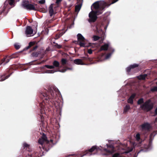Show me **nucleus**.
Wrapping results in <instances>:
<instances>
[{
  "label": "nucleus",
  "instance_id": "nucleus-1",
  "mask_svg": "<svg viewBox=\"0 0 157 157\" xmlns=\"http://www.w3.org/2000/svg\"><path fill=\"white\" fill-rule=\"evenodd\" d=\"M48 90L44 89L40 95L42 101L39 103L40 108V114H38V119L40 121L43 122L44 121V117L43 114L45 113L46 108L49 107H52L54 105L57 108L60 107L61 102L59 99L58 96H59L60 92L59 90L55 87L49 86Z\"/></svg>",
  "mask_w": 157,
  "mask_h": 157
},
{
  "label": "nucleus",
  "instance_id": "nucleus-2",
  "mask_svg": "<svg viewBox=\"0 0 157 157\" xmlns=\"http://www.w3.org/2000/svg\"><path fill=\"white\" fill-rule=\"evenodd\" d=\"M53 141L52 140H51L50 141L48 140L46 135L43 133L42 136L39 138L38 142L41 145L43 149L46 151H48L52 147L50 144V142L52 143Z\"/></svg>",
  "mask_w": 157,
  "mask_h": 157
},
{
  "label": "nucleus",
  "instance_id": "nucleus-3",
  "mask_svg": "<svg viewBox=\"0 0 157 157\" xmlns=\"http://www.w3.org/2000/svg\"><path fill=\"white\" fill-rule=\"evenodd\" d=\"M92 6L95 11H101L102 13L103 10L106 7H107V3L104 1H97L94 3L91 6V9L93 10Z\"/></svg>",
  "mask_w": 157,
  "mask_h": 157
},
{
  "label": "nucleus",
  "instance_id": "nucleus-4",
  "mask_svg": "<svg viewBox=\"0 0 157 157\" xmlns=\"http://www.w3.org/2000/svg\"><path fill=\"white\" fill-rule=\"evenodd\" d=\"M154 104L152 102L151 99L146 101L140 106V108L144 111L148 112L151 111L153 108Z\"/></svg>",
  "mask_w": 157,
  "mask_h": 157
},
{
  "label": "nucleus",
  "instance_id": "nucleus-5",
  "mask_svg": "<svg viewBox=\"0 0 157 157\" xmlns=\"http://www.w3.org/2000/svg\"><path fill=\"white\" fill-rule=\"evenodd\" d=\"M17 67H14V66H12L10 68L7 69L6 72L3 75H0V81H4L8 78L13 73V70H15Z\"/></svg>",
  "mask_w": 157,
  "mask_h": 157
},
{
  "label": "nucleus",
  "instance_id": "nucleus-6",
  "mask_svg": "<svg viewBox=\"0 0 157 157\" xmlns=\"http://www.w3.org/2000/svg\"><path fill=\"white\" fill-rule=\"evenodd\" d=\"M102 14L101 11H94L92 10L90 13L89 17L90 18L88 20L89 22H94L97 20L98 17L97 15Z\"/></svg>",
  "mask_w": 157,
  "mask_h": 157
},
{
  "label": "nucleus",
  "instance_id": "nucleus-7",
  "mask_svg": "<svg viewBox=\"0 0 157 157\" xmlns=\"http://www.w3.org/2000/svg\"><path fill=\"white\" fill-rule=\"evenodd\" d=\"M78 43L81 47H87L89 45L86 42V40L84 37L81 34L78 33L77 35Z\"/></svg>",
  "mask_w": 157,
  "mask_h": 157
},
{
  "label": "nucleus",
  "instance_id": "nucleus-8",
  "mask_svg": "<svg viewBox=\"0 0 157 157\" xmlns=\"http://www.w3.org/2000/svg\"><path fill=\"white\" fill-rule=\"evenodd\" d=\"M22 7L27 10H36L34 5L30 3L28 1L24 0L22 4Z\"/></svg>",
  "mask_w": 157,
  "mask_h": 157
},
{
  "label": "nucleus",
  "instance_id": "nucleus-9",
  "mask_svg": "<svg viewBox=\"0 0 157 157\" xmlns=\"http://www.w3.org/2000/svg\"><path fill=\"white\" fill-rule=\"evenodd\" d=\"M108 148H110L111 150L107 149L105 148L104 150L106 152L105 153L103 154V155H107L109 154H111L114 152V147L113 145L111 144L108 145L106 144Z\"/></svg>",
  "mask_w": 157,
  "mask_h": 157
},
{
  "label": "nucleus",
  "instance_id": "nucleus-10",
  "mask_svg": "<svg viewBox=\"0 0 157 157\" xmlns=\"http://www.w3.org/2000/svg\"><path fill=\"white\" fill-rule=\"evenodd\" d=\"M35 44V43L33 42H30L29 43V45L25 47L24 49V50H25L29 49H30V52H32L37 49L38 46L37 45H35L33 46V48H31L32 46H33Z\"/></svg>",
  "mask_w": 157,
  "mask_h": 157
},
{
  "label": "nucleus",
  "instance_id": "nucleus-11",
  "mask_svg": "<svg viewBox=\"0 0 157 157\" xmlns=\"http://www.w3.org/2000/svg\"><path fill=\"white\" fill-rule=\"evenodd\" d=\"M98 147L96 146H93L92 147L89 149L88 150H86L85 151L82 153L83 156L88 154L89 153H91L93 152L94 151H97Z\"/></svg>",
  "mask_w": 157,
  "mask_h": 157
},
{
  "label": "nucleus",
  "instance_id": "nucleus-12",
  "mask_svg": "<svg viewBox=\"0 0 157 157\" xmlns=\"http://www.w3.org/2000/svg\"><path fill=\"white\" fill-rule=\"evenodd\" d=\"M141 126L142 131H149L151 128L150 124L147 122L144 123L141 125Z\"/></svg>",
  "mask_w": 157,
  "mask_h": 157
},
{
  "label": "nucleus",
  "instance_id": "nucleus-13",
  "mask_svg": "<svg viewBox=\"0 0 157 157\" xmlns=\"http://www.w3.org/2000/svg\"><path fill=\"white\" fill-rule=\"evenodd\" d=\"M33 30L31 27L29 26H27L25 31V34L26 35L29 36V35H30L33 33Z\"/></svg>",
  "mask_w": 157,
  "mask_h": 157
},
{
  "label": "nucleus",
  "instance_id": "nucleus-14",
  "mask_svg": "<svg viewBox=\"0 0 157 157\" xmlns=\"http://www.w3.org/2000/svg\"><path fill=\"white\" fill-rule=\"evenodd\" d=\"M139 65L137 64L134 63L133 64L130 65L129 67L126 68V71L128 72H129L131 69H134L136 67H138Z\"/></svg>",
  "mask_w": 157,
  "mask_h": 157
},
{
  "label": "nucleus",
  "instance_id": "nucleus-15",
  "mask_svg": "<svg viewBox=\"0 0 157 157\" xmlns=\"http://www.w3.org/2000/svg\"><path fill=\"white\" fill-rule=\"evenodd\" d=\"M10 56L9 57H4L0 61V65H1L5 62V63L4 64H5L6 63H8L10 61Z\"/></svg>",
  "mask_w": 157,
  "mask_h": 157
},
{
  "label": "nucleus",
  "instance_id": "nucleus-16",
  "mask_svg": "<svg viewBox=\"0 0 157 157\" xmlns=\"http://www.w3.org/2000/svg\"><path fill=\"white\" fill-rule=\"evenodd\" d=\"M81 59L82 61H84L85 62H91L92 61V59L90 57H88V55L87 54L86 55V56L82 57Z\"/></svg>",
  "mask_w": 157,
  "mask_h": 157
},
{
  "label": "nucleus",
  "instance_id": "nucleus-17",
  "mask_svg": "<svg viewBox=\"0 0 157 157\" xmlns=\"http://www.w3.org/2000/svg\"><path fill=\"white\" fill-rule=\"evenodd\" d=\"M75 63L78 65H84V63L82 61L81 59H75L74 61Z\"/></svg>",
  "mask_w": 157,
  "mask_h": 157
},
{
  "label": "nucleus",
  "instance_id": "nucleus-18",
  "mask_svg": "<svg viewBox=\"0 0 157 157\" xmlns=\"http://www.w3.org/2000/svg\"><path fill=\"white\" fill-rule=\"evenodd\" d=\"M109 47V44H105L104 45H102L100 48V50L106 51L108 50Z\"/></svg>",
  "mask_w": 157,
  "mask_h": 157
},
{
  "label": "nucleus",
  "instance_id": "nucleus-19",
  "mask_svg": "<svg viewBox=\"0 0 157 157\" xmlns=\"http://www.w3.org/2000/svg\"><path fill=\"white\" fill-rule=\"evenodd\" d=\"M130 109V107L129 105H127L124 108L123 114H126L127 113L128 111Z\"/></svg>",
  "mask_w": 157,
  "mask_h": 157
},
{
  "label": "nucleus",
  "instance_id": "nucleus-20",
  "mask_svg": "<svg viewBox=\"0 0 157 157\" xmlns=\"http://www.w3.org/2000/svg\"><path fill=\"white\" fill-rule=\"evenodd\" d=\"M49 12L50 16L52 17L54 13L52 4H51L49 7Z\"/></svg>",
  "mask_w": 157,
  "mask_h": 157
},
{
  "label": "nucleus",
  "instance_id": "nucleus-21",
  "mask_svg": "<svg viewBox=\"0 0 157 157\" xmlns=\"http://www.w3.org/2000/svg\"><path fill=\"white\" fill-rule=\"evenodd\" d=\"M83 156L82 153L78 154L69 155L66 157H82Z\"/></svg>",
  "mask_w": 157,
  "mask_h": 157
},
{
  "label": "nucleus",
  "instance_id": "nucleus-22",
  "mask_svg": "<svg viewBox=\"0 0 157 157\" xmlns=\"http://www.w3.org/2000/svg\"><path fill=\"white\" fill-rule=\"evenodd\" d=\"M109 51L111 52L107 54L105 56V58L106 59L109 58L111 56L112 53L114 52V49L109 48Z\"/></svg>",
  "mask_w": 157,
  "mask_h": 157
},
{
  "label": "nucleus",
  "instance_id": "nucleus-23",
  "mask_svg": "<svg viewBox=\"0 0 157 157\" xmlns=\"http://www.w3.org/2000/svg\"><path fill=\"white\" fill-rule=\"evenodd\" d=\"M136 139L137 142L140 144L142 142V140L141 139L140 135L139 133L137 134L136 135Z\"/></svg>",
  "mask_w": 157,
  "mask_h": 157
},
{
  "label": "nucleus",
  "instance_id": "nucleus-24",
  "mask_svg": "<svg viewBox=\"0 0 157 157\" xmlns=\"http://www.w3.org/2000/svg\"><path fill=\"white\" fill-rule=\"evenodd\" d=\"M23 147L24 148H26L27 150L28 151H30L31 149L30 147V146L28 144H27L26 143H25L23 144Z\"/></svg>",
  "mask_w": 157,
  "mask_h": 157
},
{
  "label": "nucleus",
  "instance_id": "nucleus-25",
  "mask_svg": "<svg viewBox=\"0 0 157 157\" xmlns=\"http://www.w3.org/2000/svg\"><path fill=\"white\" fill-rule=\"evenodd\" d=\"M119 0H108V2L109 3H107V7H108L111 4L117 2Z\"/></svg>",
  "mask_w": 157,
  "mask_h": 157
},
{
  "label": "nucleus",
  "instance_id": "nucleus-26",
  "mask_svg": "<svg viewBox=\"0 0 157 157\" xmlns=\"http://www.w3.org/2000/svg\"><path fill=\"white\" fill-rule=\"evenodd\" d=\"M40 53V51L37 52H34L32 53L31 56L32 57H37Z\"/></svg>",
  "mask_w": 157,
  "mask_h": 157
},
{
  "label": "nucleus",
  "instance_id": "nucleus-27",
  "mask_svg": "<svg viewBox=\"0 0 157 157\" xmlns=\"http://www.w3.org/2000/svg\"><path fill=\"white\" fill-rule=\"evenodd\" d=\"M147 76V75L146 74L141 75L138 77V78L140 80H144Z\"/></svg>",
  "mask_w": 157,
  "mask_h": 157
},
{
  "label": "nucleus",
  "instance_id": "nucleus-28",
  "mask_svg": "<svg viewBox=\"0 0 157 157\" xmlns=\"http://www.w3.org/2000/svg\"><path fill=\"white\" fill-rule=\"evenodd\" d=\"M144 102V99L142 98L139 99L137 101V104L138 105H142Z\"/></svg>",
  "mask_w": 157,
  "mask_h": 157
},
{
  "label": "nucleus",
  "instance_id": "nucleus-29",
  "mask_svg": "<svg viewBox=\"0 0 157 157\" xmlns=\"http://www.w3.org/2000/svg\"><path fill=\"white\" fill-rule=\"evenodd\" d=\"M81 6V4L76 5L75 6V11L76 12H78L80 10Z\"/></svg>",
  "mask_w": 157,
  "mask_h": 157
},
{
  "label": "nucleus",
  "instance_id": "nucleus-30",
  "mask_svg": "<svg viewBox=\"0 0 157 157\" xmlns=\"http://www.w3.org/2000/svg\"><path fill=\"white\" fill-rule=\"evenodd\" d=\"M53 66H54V67H58L59 65V63L58 61L55 60L53 63Z\"/></svg>",
  "mask_w": 157,
  "mask_h": 157
},
{
  "label": "nucleus",
  "instance_id": "nucleus-31",
  "mask_svg": "<svg viewBox=\"0 0 157 157\" xmlns=\"http://www.w3.org/2000/svg\"><path fill=\"white\" fill-rule=\"evenodd\" d=\"M150 91L152 92H157V86H155L151 88Z\"/></svg>",
  "mask_w": 157,
  "mask_h": 157
},
{
  "label": "nucleus",
  "instance_id": "nucleus-32",
  "mask_svg": "<svg viewBox=\"0 0 157 157\" xmlns=\"http://www.w3.org/2000/svg\"><path fill=\"white\" fill-rule=\"evenodd\" d=\"M18 54L17 53H15L12 54L10 56V59L15 58L18 57Z\"/></svg>",
  "mask_w": 157,
  "mask_h": 157
},
{
  "label": "nucleus",
  "instance_id": "nucleus-33",
  "mask_svg": "<svg viewBox=\"0 0 157 157\" xmlns=\"http://www.w3.org/2000/svg\"><path fill=\"white\" fill-rule=\"evenodd\" d=\"M61 62L62 65H64L66 64L67 61L66 59L62 58L61 60Z\"/></svg>",
  "mask_w": 157,
  "mask_h": 157
},
{
  "label": "nucleus",
  "instance_id": "nucleus-34",
  "mask_svg": "<svg viewBox=\"0 0 157 157\" xmlns=\"http://www.w3.org/2000/svg\"><path fill=\"white\" fill-rule=\"evenodd\" d=\"M38 153H35V155H34L33 153L31 155H28L26 156L25 157H37L38 155Z\"/></svg>",
  "mask_w": 157,
  "mask_h": 157
},
{
  "label": "nucleus",
  "instance_id": "nucleus-35",
  "mask_svg": "<svg viewBox=\"0 0 157 157\" xmlns=\"http://www.w3.org/2000/svg\"><path fill=\"white\" fill-rule=\"evenodd\" d=\"M34 7H35V8L36 9V10H34V11H37V10H40V6L39 5H37L36 4H34Z\"/></svg>",
  "mask_w": 157,
  "mask_h": 157
},
{
  "label": "nucleus",
  "instance_id": "nucleus-36",
  "mask_svg": "<svg viewBox=\"0 0 157 157\" xmlns=\"http://www.w3.org/2000/svg\"><path fill=\"white\" fill-rule=\"evenodd\" d=\"M93 40L94 41H96L98 40L100 38V37L97 36H94L93 37Z\"/></svg>",
  "mask_w": 157,
  "mask_h": 157
},
{
  "label": "nucleus",
  "instance_id": "nucleus-37",
  "mask_svg": "<svg viewBox=\"0 0 157 157\" xmlns=\"http://www.w3.org/2000/svg\"><path fill=\"white\" fill-rule=\"evenodd\" d=\"M63 33H60L59 34H56V39H58V38H60L61 36L63 35Z\"/></svg>",
  "mask_w": 157,
  "mask_h": 157
},
{
  "label": "nucleus",
  "instance_id": "nucleus-38",
  "mask_svg": "<svg viewBox=\"0 0 157 157\" xmlns=\"http://www.w3.org/2000/svg\"><path fill=\"white\" fill-rule=\"evenodd\" d=\"M128 103H129L131 104H133V99L130 97L128 100Z\"/></svg>",
  "mask_w": 157,
  "mask_h": 157
},
{
  "label": "nucleus",
  "instance_id": "nucleus-39",
  "mask_svg": "<svg viewBox=\"0 0 157 157\" xmlns=\"http://www.w3.org/2000/svg\"><path fill=\"white\" fill-rule=\"evenodd\" d=\"M45 67L48 68L50 69H53L54 68V66H53V65H45Z\"/></svg>",
  "mask_w": 157,
  "mask_h": 157
},
{
  "label": "nucleus",
  "instance_id": "nucleus-40",
  "mask_svg": "<svg viewBox=\"0 0 157 157\" xmlns=\"http://www.w3.org/2000/svg\"><path fill=\"white\" fill-rule=\"evenodd\" d=\"M112 157H121L120 154L118 153H116L114 154L113 155Z\"/></svg>",
  "mask_w": 157,
  "mask_h": 157
},
{
  "label": "nucleus",
  "instance_id": "nucleus-41",
  "mask_svg": "<svg viewBox=\"0 0 157 157\" xmlns=\"http://www.w3.org/2000/svg\"><path fill=\"white\" fill-rule=\"evenodd\" d=\"M14 46L15 48L17 50L20 47V45H19L17 44H15L14 45Z\"/></svg>",
  "mask_w": 157,
  "mask_h": 157
},
{
  "label": "nucleus",
  "instance_id": "nucleus-42",
  "mask_svg": "<svg viewBox=\"0 0 157 157\" xmlns=\"http://www.w3.org/2000/svg\"><path fill=\"white\" fill-rule=\"evenodd\" d=\"M55 46L58 49H60L62 48V46L60 45H59L57 44H56Z\"/></svg>",
  "mask_w": 157,
  "mask_h": 157
},
{
  "label": "nucleus",
  "instance_id": "nucleus-43",
  "mask_svg": "<svg viewBox=\"0 0 157 157\" xmlns=\"http://www.w3.org/2000/svg\"><path fill=\"white\" fill-rule=\"evenodd\" d=\"M156 116H157V107L155 109L154 112V114L152 116L155 117Z\"/></svg>",
  "mask_w": 157,
  "mask_h": 157
},
{
  "label": "nucleus",
  "instance_id": "nucleus-44",
  "mask_svg": "<svg viewBox=\"0 0 157 157\" xmlns=\"http://www.w3.org/2000/svg\"><path fill=\"white\" fill-rule=\"evenodd\" d=\"M14 2V0H10L9 2V4L10 5H12Z\"/></svg>",
  "mask_w": 157,
  "mask_h": 157
},
{
  "label": "nucleus",
  "instance_id": "nucleus-45",
  "mask_svg": "<svg viewBox=\"0 0 157 157\" xmlns=\"http://www.w3.org/2000/svg\"><path fill=\"white\" fill-rule=\"evenodd\" d=\"M96 28L97 31L98 32H101V31L102 32V29H100V28L99 29H98V26H96Z\"/></svg>",
  "mask_w": 157,
  "mask_h": 157
},
{
  "label": "nucleus",
  "instance_id": "nucleus-46",
  "mask_svg": "<svg viewBox=\"0 0 157 157\" xmlns=\"http://www.w3.org/2000/svg\"><path fill=\"white\" fill-rule=\"evenodd\" d=\"M62 0H56V4H59Z\"/></svg>",
  "mask_w": 157,
  "mask_h": 157
},
{
  "label": "nucleus",
  "instance_id": "nucleus-47",
  "mask_svg": "<svg viewBox=\"0 0 157 157\" xmlns=\"http://www.w3.org/2000/svg\"><path fill=\"white\" fill-rule=\"evenodd\" d=\"M136 95V94H133L130 97V98H132V99H133L135 97Z\"/></svg>",
  "mask_w": 157,
  "mask_h": 157
},
{
  "label": "nucleus",
  "instance_id": "nucleus-48",
  "mask_svg": "<svg viewBox=\"0 0 157 157\" xmlns=\"http://www.w3.org/2000/svg\"><path fill=\"white\" fill-rule=\"evenodd\" d=\"M56 71H54L53 70H48L47 71V72L48 73H54V72H56Z\"/></svg>",
  "mask_w": 157,
  "mask_h": 157
},
{
  "label": "nucleus",
  "instance_id": "nucleus-49",
  "mask_svg": "<svg viewBox=\"0 0 157 157\" xmlns=\"http://www.w3.org/2000/svg\"><path fill=\"white\" fill-rule=\"evenodd\" d=\"M45 2V0H41L39 1V3L41 4H44Z\"/></svg>",
  "mask_w": 157,
  "mask_h": 157
},
{
  "label": "nucleus",
  "instance_id": "nucleus-50",
  "mask_svg": "<svg viewBox=\"0 0 157 157\" xmlns=\"http://www.w3.org/2000/svg\"><path fill=\"white\" fill-rule=\"evenodd\" d=\"M88 53L89 54H91L92 53V51L91 49L88 50Z\"/></svg>",
  "mask_w": 157,
  "mask_h": 157
},
{
  "label": "nucleus",
  "instance_id": "nucleus-51",
  "mask_svg": "<svg viewBox=\"0 0 157 157\" xmlns=\"http://www.w3.org/2000/svg\"><path fill=\"white\" fill-rule=\"evenodd\" d=\"M46 61V60H42L40 62V63H38V64H41L43 63H44V62H45Z\"/></svg>",
  "mask_w": 157,
  "mask_h": 157
},
{
  "label": "nucleus",
  "instance_id": "nucleus-52",
  "mask_svg": "<svg viewBox=\"0 0 157 157\" xmlns=\"http://www.w3.org/2000/svg\"><path fill=\"white\" fill-rule=\"evenodd\" d=\"M4 11V10L3 9V10L2 11H0V15L2 14V13Z\"/></svg>",
  "mask_w": 157,
  "mask_h": 157
},
{
  "label": "nucleus",
  "instance_id": "nucleus-53",
  "mask_svg": "<svg viewBox=\"0 0 157 157\" xmlns=\"http://www.w3.org/2000/svg\"><path fill=\"white\" fill-rule=\"evenodd\" d=\"M152 141L151 140H150L149 143V145L150 146L151 145V144Z\"/></svg>",
  "mask_w": 157,
  "mask_h": 157
},
{
  "label": "nucleus",
  "instance_id": "nucleus-54",
  "mask_svg": "<svg viewBox=\"0 0 157 157\" xmlns=\"http://www.w3.org/2000/svg\"><path fill=\"white\" fill-rule=\"evenodd\" d=\"M155 122H157V117L155 118Z\"/></svg>",
  "mask_w": 157,
  "mask_h": 157
},
{
  "label": "nucleus",
  "instance_id": "nucleus-55",
  "mask_svg": "<svg viewBox=\"0 0 157 157\" xmlns=\"http://www.w3.org/2000/svg\"><path fill=\"white\" fill-rule=\"evenodd\" d=\"M133 157H136V153L134 155L133 154Z\"/></svg>",
  "mask_w": 157,
  "mask_h": 157
},
{
  "label": "nucleus",
  "instance_id": "nucleus-56",
  "mask_svg": "<svg viewBox=\"0 0 157 157\" xmlns=\"http://www.w3.org/2000/svg\"><path fill=\"white\" fill-rule=\"evenodd\" d=\"M38 148H39V149H40V150H41V147L40 146H39Z\"/></svg>",
  "mask_w": 157,
  "mask_h": 157
},
{
  "label": "nucleus",
  "instance_id": "nucleus-57",
  "mask_svg": "<svg viewBox=\"0 0 157 157\" xmlns=\"http://www.w3.org/2000/svg\"><path fill=\"white\" fill-rule=\"evenodd\" d=\"M67 69H69V70H71V68H68V67H67Z\"/></svg>",
  "mask_w": 157,
  "mask_h": 157
},
{
  "label": "nucleus",
  "instance_id": "nucleus-58",
  "mask_svg": "<svg viewBox=\"0 0 157 157\" xmlns=\"http://www.w3.org/2000/svg\"><path fill=\"white\" fill-rule=\"evenodd\" d=\"M104 56V54H102V55H101V57H102V56Z\"/></svg>",
  "mask_w": 157,
  "mask_h": 157
},
{
  "label": "nucleus",
  "instance_id": "nucleus-59",
  "mask_svg": "<svg viewBox=\"0 0 157 157\" xmlns=\"http://www.w3.org/2000/svg\"><path fill=\"white\" fill-rule=\"evenodd\" d=\"M68 27H69V28L70 29L71 28V26H69Z\"/></svg>",
  "mask_w": 157,
  "mask_h": 157
},
{
  "label": "nucleus",
  "instance_id": "nucleus-60",
  "mask_svg": "<svg viewBox=\"0 0 157 157\" xmlns=\"http://www.w3.org/2000/svg\"><path fill=\"white\" fill-rule=\"evenodd\" d=\"M132 149L130 151H132Z\"/></svg>",
  "mask_w": 157,
  "mask_h": 157
},
{
  "label": "nucleus",
  "instance_id": "nucleus-61",
  "mask_svg": "<svg viewBox=\"0 0 157 157\" xmlns=\"http://www.w3.org/2000/svg\"><path fill=\"white\" fill-rule=\"evenodd\" d=\"M156 84L157 85V82H156Z\"/></svg>",
  "mask_w": 157,
  "mask_h": 157
},
{
  "label": "nucleus",
  "instance_id": "nucleus-62",
  "mask_svg": "<svg viewBox=\"0 0 157 157\" xmlns=\"http://www.w3.org/2000/svg\"><path fill=\"white\" fill-rule=\"evenodd\" d=\"M78 1V0H77Z\"/></svg>",
  "mask_w": 157,
  "mask_h": 157
}]
</instances>
